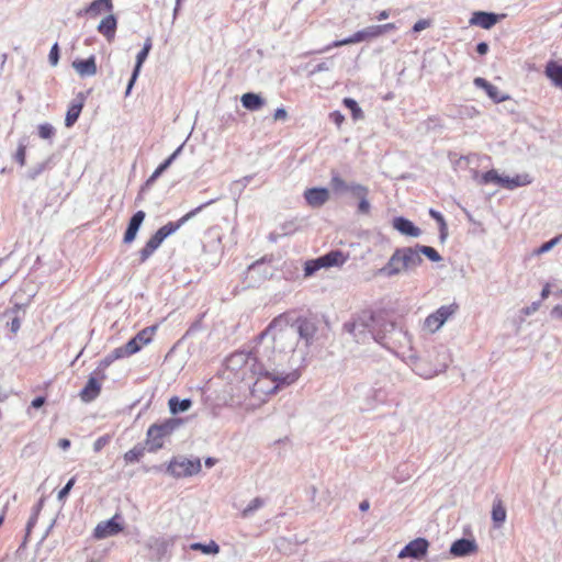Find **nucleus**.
<instances>
[{
  "label": "nucleus",
  "instance_id": "a878e982",
  "mask_svg": "<svg viewBox=\"0 0 562 562\" xmlns=\"http://www.w3.org/2000/svg\"><path fill=\"white\" fill-rule=\"evenodd\" d=\"M101 392V383L93 376H90L86 386L80 392V398L85 403L95 400Z\"/></svg>",
  "mask_w": 562,
  "mask_h": 562
},
{
  "label": "nucleus",
  "instance_id": "0eeeda50",
  "mask_svg": "<svg viewBox=\"0 0 562 562\" xmlns=\"http://www.w3.org/2000/svg\"><path fill=\"white\" fill-rule=\"evenodd\" d=\"M178 422L173 419L165 420L160 424H153L149 426L146 434V446L149 452H156L164 447L166 437L172 434L176 429Z\"/></svg>",
  "mask_w": 562,
  "mask_h": 562
},
{
  "label": "nucleus",
  "instance_id": "ddd939ff",
  "mask_svg": "<svg viewBox=\"0 0 562 562\" xmlns=\"http://www.w3.org/2000/svg\"><path fill=\"white\" fill-rule=\"evenodd\" d=\"M157 328H158L157 325L145 327L144 329L138 331L135 337L130 339L126 342V345H127V348L131 350V352L133 355H135L144 346L150 344L153 338H154V336H155V334H156Z\"/></svg>",
  "mask_w": 562,
  "mask_h": 562
},
{
  "label": "nucleus",
  "instance_id": "423d86ee",
  "mask_svg": "<svg viewBox=\"0 0 562 562\" xmlns=\"http://www.w3.org/2000/svg\"><path fill=\"white\" fill-rule=\"evenodd\" d=\"M351 396L361 402L359 408L361 411H371L376 405L386 401L387 392L381 385L370 386L366 383L356 384Z\"/></svg>",
  "mask_w": 562,
  "mask_h": 562
},
{
  "label": "nucleus",
  "instance_id": "79ce46f5",
  "mask_svg": "<svg viewBox=\"0 0 562 562\" xmlns=\"http://www.w3.org/2000/svg\"><path fill=\"white\" fill-rule=\"evenodd\" d=\"M37 131L43 139H50L55 135V128L48 123L38 125Z\"/></svg>",
  "mask_w": 562,
  "mask_h": 562
},
{
  "label": "nucleus",
  "instance_id": "6ab92c4d",
  "mask_svg": "<svg viewBox=\"0 0 562 562\" xmlns=\"http://www.w3.org/2000/svg\"><path fill=\"white\" fill-rule=\"evenodd\" d=\"M72 67L80 77L94 76L98 71L95 57L92 55L87 59H76Z\"/></svg>",
  "mask_w": 562,
  "mask_h": 562
},
{
  "label": "nucleus",
  "instance_id": "dca6fc26",
  "mask_svg": "<svg viewBox=\"0 0 562 562\" xmlns=\"http://www.w3.org/2000/svg\"><path fill=\"white\" fill-rule=\"evenodd\" d=\"M145 212L137 211L130 220L127 228L124 233L123 241L125 244H131L135 240L137 236V232L145 220Z\"/></svg>",
  "mask_w": 562,
  "mask_h": 562
},
{
  "label": "nucleus",
  "instance_id": "2eb2a0df",
  "mask_svg": "<svg viewBox=\"0 0 562 562\" xmlns=\"http://www.w3.org/2000/svg\"><path fill=\"white\" fill-rule=\"evenodd\" d=\"M304 198L312 207H321L329 200V191L326 188H311L305 190Z\"/></svg>",
  "mask_w": 562,
  "mask_h": 562
},
{
  "label": "nucleus",
  "instance_id": "4be33fe9",
  "mask_svg": "<svg viewBox=\"0 0 562 562\" xmlns=\"http://www.w3.org/2000/svg\"><path fill=\"white\" fill-rule=\"evenodd\" d=\"M113 8L114 5L112 0H93L89 7L83 10V13L90 18H97L102 13H112Z\"/></svg>",
  "mask_w": 562,
  "mask_h": 562
},
{
  "label": "nucleus",
  "instance_id": "49530a36",
  "mask_svg": "<svg viewBox=\"0 0 562 562\" xmlns=\"http://www.w3.org/2000/svg\"><path fill=\"white\" fill-rule=\"evenodd\" d=\"M75 482H76V477H71L68 481V483L58 492V495H57L58 501H65L67 498L70 490L75 485Z\"/></svg>",
  "mask_w": 562,
  "mask_h": 562
},
{
  "label": "nucleus",
  "instance_id": "e2e57ef3",
  "mask_svg": "<svg viewBox=\"0 0 562 562\" xmlns=\"http://www.w3.org/2000/svg\"><path fill=\"white\" fill-rule=\"evenodd\" d=\"M114 358L112 357L111 353H109L106 357H104V359L101 361V366L103 368H106L109 366H111L113 362H114Z\"/></svg>",
  "mask_w": 562,
  "mask_h": 562
},
{
  "label": "nucleus",
  "instance_id": "f704fd0d",
  "mask_svg": "<svg viewBox=\"0 0 562 562\" xmlns=\"http://www.w3.org/2000/svg\"><path fill=\"white\" fill-rule=\"evenodd\" d=\"M416 248L420 257L424 255L432 262H439L442 260L440 254L430 246L416 245Z\"/></svg>",
  "mask_w": 562,
  "mask_h": 562
},
{
  "label": "nucleus",
  "instance_id": "6e6552de",
  "mask_svg": "<svg viewBox=\"0 0 562 562\" xmlns=\"http://www.w3.org/2000/svg\"><path fill=\"white\" fill-rule=\"evenodd\" d=\"M349 256L341 250H331L316 259L308 260L304 266V276L311 277L322 268L341 267Z\"/></svg>",
  "mask_w": 562,
  "mask_h": 562
},
{
  "label": "nucleus",
  "instance_id": "f3484780",
  "mask_svg": "<svg viewBox=\"0 0 562 562\" xmlns=\"http://www.w3.org/2000/svg\"><path fill=\"white\" fill-rule=\"evenodd\" d=\"M150 49H151V40L147 38L144 44L143 49L136 56V65H135L134 71L132 74V78L127 85L126 94H130V92L139 75L140 68H142L144 61L146 60Z\"/></svg>",
  "mask_w": 562,
  "mask_h": 562
},
{
  "label": "nucleus",
  "instance_id": "b1692460",
  "mask_svg": "<svg viewBox=\"0 0 562 562\" xmlns=\"http://www.w3.org/2000/svg\"><path fill=\"white\" fill-rule=\"evenodd\" d=\"M497 23V15L491 12L477 11L472 14L470 24L488 30Z\"/></svg>",
  "mask_w": 562,
  "mask_h": 562
},
{
  "label": "nucleus",
  "instance_id": "bf43d9fd",
  "mask_svg": "<svg viewBox=\"0 0 562 562\" xmlns=\"http://www.w3.org/2000/svg\"><path fill=\"white\" fill-rule=\"evenodd\" d=\"M488 50V45L485 42H481L476 45V52L480 55H485Z\"/></svg>",
  "mask_w": 562,
  "mask_h": 562
},
{
  "label": "nucleus",
  "instance_id": "f03ea898",
  "mask_svg": "<svg viewBox=\"0 0 562 562\" xmlns=\"http://www.w3.org/2000/svg\"><path fill=\"white\" fill-rule=\"evenodd\" d=\"M283 323L286 326V335H297L304 341L305 348H308L316 338L318 330V319L311 312L303 310H293L283 313Z\"/></svg>",
  "mask_w": 562,
  "mask_h": 562
},
{
  "label": "nucleus",
  "instance_id": "338daca9",
  "mask_svg": "<svg viewBox=\"0 0 562 562\" xmlns=\"http://www.w3.org/2000/svg\"><path fill=\"white\" fill-rule=\"evenodd\" d=\"M267 380V378H260L256 381L255 383V389L257 391H261L262 390V384L265 383V381Z\"/></svg>",
  "mask_w": 562,
  "mask_h": 562
},
{
  "label": "nucleus",
  "instance_id": "473e14b6",
  "mask_svg": "<svg viewBox=\"0 0 562 562\" xmlns=\"http://www.w3.org/2000/svg\"><path fill=\"white\" fill-rule=\"evenodd\" d=\"M168 405H169L170 412L172 414H177L180 412L188 411L191 407L192 402L189 398H184V400L180 401L177 396H173L169 400Z\"/></svg>",
  "mask_w": 562,
  "mask_h": 562
},
{
  "label": "nucleus",
  "instance_id": "9d476101",
  "mask_svg": "<svg viewBox=\"0 0 562 562\" xmlns=\"http://www.w3.org/2000/svg\"><path fill=\"white\" fill-rule=\"evenodd\" d=\"M457 308L458 306L456 304L440 306L436 312L426 317L424 323L425 327L431 333H435L456 313Z\"/></svg>",
  "mask_w": 562,
  "mask_h": 562
},
{
  "label": "nucleus",
  "instance_id": "e433bc0d",
  "mask_svg": "<svg viewBox=\"0 0 562 562\" xmlns=\"http://www.w3.org/2000/svg\"><path fill=\"white\" fill-rule=\"evenodd\" d=\"M342 103L346 108L351 111L353 120H360L363 117V111L358 105L357 101L351 98H345Z\"/></svg>",
  "mask_w": 562,
  "mask_h": 562
},
{
  "label": "nucleus",
  "instance_id": "58836bf2",
  "mask_svg": "<svg viewBox=\"0 0 562 562\" xmlns=\"http://www.w3.org/2000/svg\"><path fill=\"white\" fill-rule=\"evenodd\" d=\"M502 176L497 173L496 170L492 169L486 172H484L479 180V183L481 184H487V183H496L499 186Z\"/></svg>",
  "mask_w": 562,
  "mask_h": 562
},
{
  "label": "nucleus",
  "instance_id": "0e129e2a",
  "mask_svg": "<svg viewBox=\"0 0 562 562\" xmlns=\"http://www.w3.org/2000/svg\"><path fill=\"white\" fill-rule=\"evenodd\" d=\"M58 446L63 449V450H67L69 447H70V440L69 439H66V438H63L58 441Z\"/></svg>",
  "mask_w": 562,
  "mask_h": 562
},
{
  "label": "nucleus",
  "instance_id": "6e6d98bb",
  "mask_svg": "<svg viewBox=\"0 0 562 562\" xmlns=\"http://www.w3.org/2000/svg\"><path fill=\"white\" fill-rule=\"evenodd\" d=\"M474 86L477 88H482L486 91L487 87L491 85L487 80L481 77H476L473 81Z\"/></svg>",
  "mask_w": 562,
  "mask_h": 562
},
{
  "label": "nucleus",
  "instance_id": "7ed1b4c3",
  "mask_svg": "<svg viewBox=\"0 0 562 562\" xmlns=\"http://www.w3.org/2000/svg\"><path fill=\"white\" fill-rule=\"evenodd\" d=\"M416 246L396 248L387 262L379 269V274L393 278L400 274H409L423 263Z\"/></svg>",
  "mask_w": 562,
  "mask_h": 562
},
{
  "label": "nucleus",
  "instance_id": "7c9ffc66",
  "mask_svg": "<svg viewBox=\"0 0 562 562\" xmlns=\"http://www.w3.org/2000/svg\"><path fill=\"white\" fill-rule=\"evenodd\" d=\"M241 104L249 110H257L262 106L263 100L256 93L247 92L241 97Z\"/></svg>",
  "mask_w": 562,
  "mask_h": 562
},
{
  "label": "nucleus",
  "instance_id": "13d9d810",
  "mask_svg": "<svg viewBox=\"0 0 562 562\" xmlns=\"http://www.w3.org/2000/svg\"><path fill=\"white\" fill-rule=\"evenodd\" d=\"M9 325H10L11 331L15 334V333H18V330L21 327V322H20L19 317H14Z\"/></svg>",
  "mask_w": 562,
  "mask_h": 562
},
{
  "label": "nucleus",
  "instance_id": "cd10ccee",
  "mask_svg": "<svg viewBox=\"0 0 562 562\" xmlns=\"http://www.w3.org/2000/svg\"><path fill=\"white\" fill-rule=\"evenodd\" d=\"M544 72L555 87L562 89V64L549 60L546 65Z\"/></svg>",
  "mask_w": 562,
  "mask_h": 562
},
{
  "label": "nucleus",
  "instance_id": "09e8293b",
  "mask_svg": "<svg viewBox=\"0 0 562 562\" xmlns=\"http://www.w3.org/2000/svg\"><path fill=\"white\" fill-rule=\"evenodd\" d=\"M48 59L52 66H56L59 60V47L58 44L55 43L53 47L50 48Z\"/></svg>",
  "mask_w": 562,
  "mask_h": 562
},
{
  "label": "nucleus",
  "instance_id": "5701e85b",
  "mask_svg": "<svg viewBox=\"0 0 562 562\" xmlns=\"http://www.w3.org/2000/svg\"><path fill=\"white\" fill-rule=\"evenodd\" d=\"M475 542L465 538L456 540L450 547V553L454 557H467L475 552Z\"/></svg>",
  "mask_w": 562,
  "mask_h": 562
},
{
  "label": "nucleus",
  "instance_id": "8fccbe9b",
  "mask_svg": "<svg viewBox=\"0 0 562 562\" xmlns=\"http://www.w3.org/2000/svg\"><path fill=\"white\" fill-rule=\"evenodd\" d=\"M374 27H375V32H376L378 37L381 36L382 34L389 32V31H393V30L396 29L394 23H386V24H382V25H374Z\"/></svg>",
  "mask_w": 562,
  "mask_h": 562
},
{
  "label": "nucleus",
  "instance_id": "680f3d73",
  "mask_svg": "<svg viewBox=\"0 0 562 562\" xmlns=\"http://www.w3.org/2000/svg\"><path fill=\"white\" fill-rule=\"evenodd\" d=\"M441 346L439 347H435L432 348L431 350H429L427 352V356H428V360L430 363H436L437 362V355L435 353V350L439 349Z\"/></svg>",
  "mask_w": 562,
  "mask_h": 562
},
{
  "label": "nucleus",
  "instance_id": "2f4dec72",
  "mask_svg": "<svg viewBox=\"0 0 562 562\" xmlns=\"http://www.w3.org/2000/svg\"><path fill=\"white\" fill-rule=\"evenodd\" d=\"M305 355H306V351L301 353L300 359H299V362H300L299 367H296L291 372L283 374V386L291 385L295 381L299 380V378L301 376V368L304 366V362H305Z\"/></svg>",
  "mask_w": 562,
  "mask_h": 562
},
{
  "label": "nucleus",
  "instance_id": "a18cd8bd",
  "mask_svg": "<svg viewBox=\"0 0 562 562\" xmlns=\"http://www.w3.org/2000/svg\"><path fill=\"white\" fill-rule=\"evenodd\" d=\"M14 159L21 167L25 165V161H26V146L25 145L20 144L18 146L16 153L14 155Z\"/></svg>",
  "mask_w": 562,
  "mask_h": 562
},
{
  "label": "nucleus",
  "instance_id": "bb28decb",
  "mask_svg": "<svg viewBox=\"0 0 562 562\" xmlns=\"http://www.w3.org/2000/svg\"><path fill=\"white\" fill-rule=\"evenodd\" d=\"M330 187L336 194L349 192L352 195V188L361 187V184L356 182L348 183L338 173H334L330 179Z\"/></svg>",
  "mask_w": 562,
  "mask_h": 562
},
{
  "label": "nucleus",
  "instance_id": "393cba45",
  "mask_svg": "<svg viewBox=\"0 0 562 562\" xmlns=\"http://www.w3.org/2000/svg\"><path fill=\"white\" fill-rule=\"evenodd\" d=\"M85 104V97L79 93L77 99L69 105L66 113L65 125L71 127L78 120Z\"/></svg>",
  "mask_w": 562,
  "mask_h": 562
},
{
  "label": "nucleus",
  "instance_id": "37998d69",
  "mask_svg": "<svg viewBox=\"0 0 562 562\" xmlns=\"http://www.w3.org/2000/svg\"><path fill=\"white\" fill-rule=\"evenodd\" d=\"M111 440H112V436L109 434L99 437L93 442L94 452H100L105 446H108L111 442Z\"/></svg>",
  "mask_w": 562,
  "mask_h": 562
},
{
  "label": "nucleus",
  "instance_id": "a211bd4d",
  "mask_svg": "<svg viewBox=\"0 0 562 562\" xmlns=\"http://www.w3.org/2000/svg\"><path fill=\"white\" fill-rule=\"evenodd\" d=\"M117 29V19L113 13L104 16L99 23L97 30L100 34H102L108 42H112L115 37Z\"/></svg>",
  "mask_w": 562,
  "mask_h": 562
},
{
  "label": "nucleus",
  "instance_id": "c85d7f7f",
  "mask_svg": "<svg viewBox=\"0 0 562 562\" xmlns=\"http://www.w3.org/2000/svg\"><path fill=\"white\" fill-rule=\"evenodd\" d=\"M530 182H531V179H530L529 175H518L514 178L502 176L499 186L505 189L513 190L515 188L529 184Z\"/></svg>",
  "mask_w": 562,
  "mask_h": 562
},
{
  "label": "nucleus",
  "instance_id": "de8ad7c7",
  "mask_svg": "<svg viewBox=\"0 0 562 562\" xmlns=\"http://www.w3.org/2000/svg\"><path fill=\"white\" fill-rule=\"evenodd\" d=\"M333 63L331 59L322 61L314 66V68L311 70V74H317L322 71H328L331 69Z\"/></svg>",
  "mask_w": 562,
  "mask_h": 562
},
{
  "label": "nucleus",
  "instance_id": "9b49d317",
  "mask_svg": "<svg viewBox=\"0 0 562 562\" xmlns=\"http://www.w3.org/2000/svg\"><path fill=\"white\" fill-rule=\"evenodd\" d=\"M376 37H378V35H376L374 25H370L363 30L357 31L355 34H352L351 36H349L347 38L333 42L331 44L327 45L325 48L321 49L318 53H324L334 47H340L344 45L356 44V43H360V42L371 40V38H376Z\"/></svg>",
  "mask_w": 562,
  "mask_h": 562
},
{
  "label": "nucleus",
  "instance_id": "3c124183",
  "mask_svg": "<svg viewBox=\"0 0 562 562\" xmlns=\"http://www.w3.org/2000/svg\"><path fill=\"white\" fill-rule=\"evenodd\" d=\"M430 25V22L428 20H418L414 25H413V32L414 33H418L425 29H427L428 26Z\"/></svg>",
  "mask_w": 562,
  "mask_h": 562
},
{
  "label": "nucleus",
  "instance_id": "774afa93",
  "mask_svg": "<svg viewBox=\"0 0 562 562\" xmlns=\"http://www.w3.org/2000/svg\"><path fill=\"white\" fill-rule=\"evenodd\" d=\"M389 16H390L389 11H387V10H383V11H381V12L378 14L376 19H378L379 21H382V20L387 19Z\"/></svg>",
  "mask_w": 562,
  "mask_h": 562
},
{
  "label": "nucleus",
  "instance_id": "20e7f679",
  "mask_svg": "<svg viewBox=\"0 0 562 562\" xmlns=\"http://www.w3.org/2000/svg\"><path fill=\"white\" fill-rule=\"evenodd\" d=\"M213 201H209L204 204L199 205L198 207L189 211L183 216H181L177 222H168L164 226H161L144 245L142 249L138 251V261L139 263L146 262L154 252L160 247L162 241L177 232L184 223H187L190 218L200 213L205 206L210 205Z\"/></svg>",
  "mask_w": 562,
  "mask_h": 562
},
{
  "label": "nucleus",
  "instance_id": "5fc2aeb1",
  "mask_svg": "<svg viewBox=\"0 0 562 562\" xmlns=\"http://www.w3.org/2000/svg\"><path fill=\"white\" fill-rule=\"evenodd\" d=\"M261 267H265V277H268L271 274L272 268L267 265L265 261H258L256 265L251 267L252 270L259 269Z\"/></svg>",
  "mask_w": 562,
  "mask_h": 562
},
{
  "label": "nucleus",
  "instance_id": "4d7b16f0",
  "mask_svg": "<svg viewBox=\"0 0 562 562\" xmlns=\"http://www.w3.org/2000/svg\"><path fill=\"white\" fill-rule=\"evenodd\" d=\"M439 237L441 243H443L448 237V225L447 223H442V225L439 226Z\"/></svg>",
  "mask_w": 562,
  "mask_h": 562
},
{
  "label": "nucleus",
  "instance_id": "052dcab7",
  "mask_svg": "<svg viewBox=\"0 0 562 562\" xmlns=\"http://www.w3.org/2000/svg\"><path fill=\"white\" fill-rule=\"evenodd\" d=\"M45 403V397L44 396H38L36 398H34L31 403L32 407L34 408H40L44 405Z\"/></svg>",
  "mask_w": 562,
  "mask_h": 562
},
{
  "label": "nucleus",
  "instance_id": "412c9836",
  "mask_svg": "<svg viewBox=\"0 0 562 562\" xmlns=\"http://www.w3.org/2000/svg\"><path fill=\"white\" fill-rule=\"evenodd\" d=\"M369 189L366 186L353 187L352 196L358 199L357 213L361 215H369L371 211V204L368 200Z\"/></svg>",
  "mask_w": 562,
  "mask_h": 562
},
{
  "label": "nucleus",
  "instance_id": "864d4df0",
  "mask_svg": "<svg viewBox=\"0 0 562 562\" xmlns=\"http://www.w3.org/2000/svg\"><path fill=\"white\" fill-rule=\"evenodd\" d=\"M330 119L337 126H340L345 120V116L339 111H334L330 113Z\"/></svg>",
  "mask_w": 562,
  "mask_h": 562
},
{
  "label": "nucleus",
  "instance_id": "4c0bfd02",
  "mask_svg": "<svg viewBox=\"0 0 562 562\" xmlns=\"http://www.w3.org/2000/svg\"><path fill=\"white\" fill-rule=\"evenodd\" d=\"M485 92L495 103H501L509 98L507 94L502 93L499 89L492 83L487 87Z\"/></svg>",
  "mask_w": 562,
  "mask_h": 562
},
{
  "label": "nucleus",
  "instance_id": "603ef678",
  "mask_svg": "<svg viewBox=\"0 0 562 562\" xmlns=\"http://www.w3.org/2000/svg\"><path fill=\"white\" fill-rule=\"evenodd\" d=\"M429 215L438 223L439 226L442 225V223H446L443 215L434 209L429 210Z\"/></svg>",
  "mask_w": 562,
  "mask_h": 562
},
{
  "label": "nucleus",
  "instance_id": "c03bdc74",
  "mask_svg": "<svg viewBox=\"0 0 562 562\" xmlns=\"http://www.w3.org/2000/svg\"><path fill=\"white\" fill-rule=\"evenodd\" d=\"M111 355H112V357L114 358L115 361L119 360V359L125 358V357L133 356L131 350L127 348L126 344L124 346L115 348L111 352Z\"/></svg>",
  "mask_w": 562,
  "mask_h": 562
},
{
  "label": "nucleus",
  "instance_id": "69168bd1",
  "mask_svg": "<svg viewBox=\"0 0 562 562\" xmlns=\"http://www.w3.org/2000/svg\"><path fill=\"white\" fill-rule=\"evenodd\" d=\"M552 315L557 317H562V305H557L552 310Z\"/></svg>",
  "mask_w": 562,
  "mask_h": 562
},
{
  "label": "nucleus",
  "instance_id": "aec40b11",
  "mask_svg": "<svg viewBox=\"0 0 562 562\" xmlns=\"http://www.w3.org/2000/svg\"><path fill=\"white\" fill-rule=\"evenodd\" d=\"M393 227L398 231L402 235L409 237H419L422 234L420 228H418L412 221L397 216L393 218Z\"/></svg>",
  "mask_w": 562,
  "mask_h": 562
},
{
  "label": "nucleus",
  "instance_id": "c9c22d12",
  "mask_svg": "<svg viewBox=\"0 0 562 562\" xmlns=\"http://www.w3.org/2000/svg\"><path fill=\"white\" fill-rule=\"evenodd\" d=\"M145 452V448L142 446H135L131 450L124 453V461L125 463H135L138 462Z\"/></svg>",
  "mask_w": 562,
  "mask_h": 562
},
{
  "label": "nucleus",
  "instance_id": "f257e3e1",
  "mask_svg": "<svg viewBox=\"0 0 562 562\" xmlns=\"http://www.w3.org/2000/svg\"><path fill=\"white\" fill-rule=\"evenodd\" d=\"M369 319L374 323L372 328H369L368 323L362 318L345 324V328L358 341H364L367 337H371L374 341L387 349H393L396 344H411L408 334L402 328L396 327L393 322H382L378 324L372 316H370Z\"/></svg>",
  "mask_w": 562,
  "mask_h": 562
},
{
  "label": "nucleus",
  "instance_id": "4468645a",
  "mask_svg": "<svg viewBox=\"0 0 562 562\" xmlns=\"http://www.w3.org/2000/svg\"><path fill=\"white\" fill-rule=\"evenodd\" d=\"M120 518V515L116 514L111 519L99 522L93 530V537L104 539L120 533L123 530L122 525L117 521Z\"/></svg>",
  "mask_w": 562,
  "mask_h": 562
},
{
  "label": "nucleus",
  "instance_id": "39448f33",
  "mask_svg": "<svg viewBox=\"0 0 562 562\" xmlns=\"http://www.w3.org/2000/svg\"><path fill=\"white\" fill-rule=\"evenodd\" d=\"M437 355V362L430 363L428 356L426 358H418L415 353L409 350V355L406 359L409 361L413 371L422 378L431 379L435 375L443 372L450 362V356L445 347H440L435 350Z\"/></svg>",
  "mask_w": 562,
  "mask_h": 562
},
{
  "label": "nucleus",
  "instance_id": "c756f323",
  "mask_svg": "<svg viewBox=\"0 0 562 562\" xmlns=\"http://www.w3.org/2000/svg\"><path fill=\"white\" fill-rule=\"evenodd\" d=\"M492 519L496 527H501L506 520V509L499 498H495L493 502Z\"/></svg>",
  "mask_w": 562,
  "mask_h": 562
},
{
  "label": "nucleus",
  "instance_id": "ea45409f",
  "mask_svg": "<svg viewBox=\"0 0 562 562\" xmlns=\"http://www.w3.org/2000/svg\"><path fill=\"white\" fill-rule=\"evenodd\" d=\"M562 240V234L555 236L549 241L543 243L539 248H537L533 252L535 255H542L550 251L555 245H558Z\"/></svg>",
  "mask_w": 562,
  "mask_h": 562
},
{
  "label": "nucleus",
  "instance_id": "a19ab883",
  "mask_svg": "<svg viewBox=\"0 0 562 562\" xmlns=\"http://www.w3.org/2000/svg\"><path fill=\"white\" fill-rule=\"evenodd\" d=\"M180 151V148H178L172 155H170L162 164H160L157 169L151 175V179H155L159 177L173 161L178 153Z\"/></svg>",
  "mask_w": 562,
  "mask_h": 562
},
{
  "label": "nucleus",
  "instance_id": "f8f14e48",
  "mask_svg": "<svg viewBox=\"0 0 562 562\" xmlns=\"http://www.w3.org/2000/svg\"><path fill=\"white\" fill-rule=\"evenodd\" d=\"M429 542L425 538H416L409 541L398 553L400 559H422L426 555Z\"/></svg>",
  "mask_w": 562,
  "mask_h": 562
},
{
  "label": "nucleus",
  "instance_id": "1a4fd4ad",
  "mask_svg": "<svg viewBox=\"0 0 562 562\" xmlns=\"http://www.w3.org/2000/svg\"><path fill=\"white\" fill-rule=\"evenodd\" d=\"M199 458L188 459L184 457L172 458L167 467V472L175 477H186L198 474L201 471Z\"/></svg>",
  "mask_w": 562,
  "mask_h": 562
},
{
  "label": "nucleus",
  "instance_id": "72a5a7b5",
  "mask_svg": "<svg viewBox=\"0 0 562 562\" xmlns=\"http://www.w3.org/2000/svg\"><path fill=\"white\" fill-rule=\"evenodd\" d=\"M190 548L193 551H201L204 554H217L220 552L218 544L213 540H211L207 544L195 542L192 543Z\"/></svg>",
  "mask_w": 562,
  "mask_h": 562
}]
</instances>
